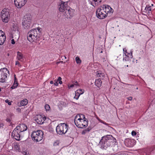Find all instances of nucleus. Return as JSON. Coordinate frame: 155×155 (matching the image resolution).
I'll list each match as a JSON object with an SVG mask.
<instances>
[{
    "label": "nucleus",
    "mask_w": 155,
    "mask_h": 155,
    "mask_svg": "<svg viewBox=\"0 0 155 155\" xmlns=\"http://www.w3.org/2000/svg\"><path fill=\"white\" fill-rule=\"evenodd\" d=\"M26 155H29V154H26Z\"/></svg>",
    "instance_id": "nucleus-61"
},
{
    "label": "nucleus",
    "mask_w": 155,
    "mask_h": 155,
    "mask_svg": "<svg viewBox=\"0 0 155 155\" xmlns=\"http://www.w3.org/2000/svg\"><path fill=\"white\" fill-rule=\"evenodd\" d=\"M154 19H155V18H154Z\"/></svg>",
    "instance_id": "nucleus-64"
},
{
    "label": "nucleus",
    "mask_w": 155,
    "mask_h": 155,
    "mask_svg": "<svg viewBox=\"0 0 155 155\" xmlns=\"http://www.w3.org/2000/svg\"><path fill=\"white\" fill-rule=\"evenodd\" d=\"M3 126V124L2 123H0V128L2 127Z\"/></svg>",
    "instance_id": "nucleus-43"
},
{
    "label": "nucleus",
    "mask_w": 155,
    "mask_h": 155,
    "mask_svg": "<svg viewBox=\"0 0 155 155\" xmlns=\"http://www.w3.org/2000/svg\"><path fill=\"white\" fill-rule=\"evenodd\" d=\"M12 136L17 140H19L20 138V135L19 133H16L15 134H12Z\"/></svg>",
    "instance_id": "nucleus-21"
},
{
    "label": "nucleus",
    "mask_w": 155,
    "mask_h": 155,
    "mask_svg": "<svg viewBox=\"0 0 155 155\" xmlns=\"http://www.w3.org/2000/svg\"><path fill=\"white\" fill-rule=\"evenodd\" d=\"M89 130H90L88 129V128H87V129H85V130L83 131L82 132V134H84L86 133V132L87 131H89Z\"/></svg>",
    "instance_id": "nucleus-32"
},
{
    "label": "nucleus",
    "mask_w": 155,
    "mask_h": 155,
    "mask_svg": "<svg viewBox=\"0 0 155 155\" xmlns=\"http://www.w3.org/2000/svg\"><path fill=\"white\" fill-rule=\"evenodd\" d=\"M96 73V76L97 77H103L104 75V74L98 73V71H97Z\"/></svg>",
    "instance_id": "nucleus-28"
},
{
    "label": "nucleus",
    "mask_w": 155,
    "mask_h": 155,
    "mask_svg": "<svg viewBox=\"0 0 155 155\" xmlns=\"http://www.w3.org/2000/svg\"><path fill=\"white\" fill-rule=\"evenodd\" d=\"M7 73H9V71L6 68L0 69V82L2 83L5 82L7 77Z\"/></svg>",
    "instance_id": "nucleus-6"
},
{
    "label": "nucleus",
    "mask_w": 155,
    "mask_h": 155,
    "mask_svg": "<svg viewBox=\"0 0 155 155\" xmlns=\"http://www.w3.org/2000/svg\"><path fill=\"white\" fill-rule=\"evenodd\" d=\"M101 53H102V51H101Z\"/></svg>",
    "instance_id": "nucleus-62"
},
{
    "label": "nucleus",
    "mask_w": 155,
    "mask_h": 155,
    "mask_svg": "<svg viewBox=\"0 0 155 155\" xmlns=\"http://www.w3.org/2000/svg\"><path fill=\"white\" fill-rule=\"evenodd\" d=\"M19 128L18 126H17L16 128L13 130L12 133V134H15L16 133H19V132L20 131Z\"/></svg>",
    "instance_id": "nucleus-22"
},
{
    "label": "nucleus",
    "mask_w": 155,
    "mask_h": 155,
    "mask_svg": "<svg viewBox=\"0 0 155 155\" xmlns=\"http://www.w3.org/2000/svg\"><path fill=\"white\" fill-rule=\"evenodd\" d=\"M17 58L18 59V60L22 61L23 60V55L22 53L20 52L19 51H18L17 52Z\"/></svg>",
    "instance_id": "nucleus-18"
},
{
    "label": "nucleus",
    "mask_w": 155,
    "mask_h": 155,
    "mask_svg": "<svg viewBox=\"0 0 155 155\" xmlns=\"http://www.w3.org/2000/svg\"><path fill=\"white\" fill-rule=\"evenodd\" d=\"M151 6H153V4H152L151 5Z\"/></svg>",
    "instance_id": "nucleus-58"
},
{
    "label": "nucleus",
    "mask_w": 155,
    "mask_h": 155,
    "mask_svg": "<svg viewBox=\"0 0 155 155\" xmlns=\"http://www.w3.org/2000/svg\"><path fill=\"white\" fill-rule=\"evenodd\" d=\"M6 121L7 122H10V121H11V120H10V119L9 118H7L6 119Z\"/></svg>",
    "instance_id": "nucleus-45"
},
{
    "label": "nucleus",
    "mask_w": 155,
    "mask_h": 155,
    "mask_svg": "<svg viewBox=\"0 0 155 155\" xmlns=\"http://www.w3.org/2000/svg\"><path fill=\"white\" fill-rule=\"evenodd\" d=\"M137 134V133L135 131H132L131 132V134L133 136H134Z\"/></svg>",
    "instance_id": "nucleus-35"
},
{
    "label": "nucleus",
    "mask_w": 155,
    "mask_h": 155,
    "mask_svg": "<svg viewBox=\"0 0 155 155\" xmlns=\"http://www.w3.org/2000/svg\"><path fill=\"white\" fill-rule=\"evenodd\" d=\"M96 15L97 17L100 19H104L107 16V14L104 12L103 7H101L97 9Z\"/></svg>",
    "instance_id": "nucleus-8"
},
{
    "label": "nucleus",
    "mask_w": 155,
    "mask_h": 155,
    "mask_svg": "<svg viewBox=\"0 0 155 155\" xmlns=\"http://www.w3.org/2000/svg\"><path fill=\"white\" fill-rule=\"evenodd\" d=\"M5 102L7 103H8V105H10L11 104V102H9V100L7 99L5 100Z\"/></svg>",
    "instance_id": "nucleus-36"
},
{
    "label": "nucleus",
    "mask_w": 155,
    "mask_h": 155,
    "mask_svg": "<svg viewBox=\"0 0 155 155\" xmlns=\"http://www.w3.org/2000/svg\"><path fill=\"white\" fill-rule=\"evenodd\" d=\"M125 56L127 57L124 58L123 60V61H128L130 60V58H132L133 57L132 51H130V55L125 54Z\"/></svg>",
    "instance_id": "nucleus-17"
},
{
    "label": "nucleus",
    "mask_w": 155,
    "mask_h": 155,
    "mask_svg": "<svg viewBox=\"0 0 155 155\" xmlns=\"http://www.w3.org/2000/svg\"><path fill=\"white\" fill-rule=\"evenodd\" d=\"M128 100L129 101H131L132 99V97H130L127 98Z\"/></svg>",
    "instance_id": "nucleus-44"
},
{
    "label": "nucleus",
    "mask_w": 155,
    "mask_h": 155,
    "mask_svg": "<svg viewBox=\"0 0 155 155\" xmlns=\"http://www.w3.org/2000/svg\"><path fill=\"white\" fill-rule=\"evenodd\" d=\"M128 65H127V67H128Z\"/></svg>",
    "instance_id": "nucleus-63"
},
{
    "label": "nucleus",
    "mask_w": 155,
    "mask_h": 155,
    "mask_svg": "<svg viewBox=\"0 0 155 155\" xmlns=\"http://www.w3.org/2000/svg\"><path fill=\"white\" fill-rule=\"evenodd\" d=\"M22 153L24 155H26V154H27V152H23Z\"/></svg>",
    "instance_id": "nucleus-47"
},
{
    "label": "nucleus",
    "mask_w": 155,
    "mask_h": 155,
    "mask_svg": "<svg viewBox=\"0 0 155 155\" xmlns=\"http://www.w3.org/2000/svg\"><path fill=\"white\" fill-rule=\"evenodd\" d=\"M28 103V100L26 99H25L21 101V104L22 106L26 105Z\"/></svg>",
    "instance_id": "nucleus-24"
},
{
    "label": "nucleus",
    "mask_w": 155,
    "mask_h": 155,
    "mask_svg": "<svg viewBox=\"0 0 155 155\" xmlns=\"http://www.w3.org/2000/svg\"><path fill=\"white\" fill-rule=\"evenodd\" d=\"M1 91V88H0V92Z\"/></svg>",
    "instance_id": "nucleus-59"
},
{
    "label": "nucleus",
    "mask_w": 155,
    "mask_h": 155,
    "mask_svg": "<svg viewBox=\"0 0 155 155\" xmlns=\"http://www.w3.org/2000/svg\"><path fill=\"white\" fill-rule=\"evenodd\" d=\"M78 116V117L77 118V120H78V118H79V117H80V116H79H79Z\"/></svg>",
    "instance_id": "nucleus-54"
},
{
    "label": "nucleus",
    "mask_w": 155,
    "mask_h": 155,
    "mask_svg": "<svg viewBox=\"0 0 155 155\" xmlns=\"http://www.w3.org/2000/svg\"><path fill=\"white\" fill-rule=\"evenodd\" d=\"M73 84H74V85H78V84H76L75 83H74Z\"/></svg>",
    "instance_id": "nucleus-53"
},
{
    "label": "nucleus",
    "mask_w": 155,
    "mask_h": 155,
    "mask_svg": "<svg viewBox=\"0 0 155 155\" xmlns=\"http://www.w3.org/2000/svg\"><path fill=\"white\" fill-rule=\"evenodd\" d=\"M61 80V77H59L58 78L57 80V81H60Z\"/></svg>",
    "instance_id": "nucleus-41"
},
{
    "label": "nucleus",
    "mask_w": 155,
    "mask_h": 155,
    "mask_svg": "<svg viewBox=\"0 0 155 155\" xmlns=\"http://www.w3.org/2000/svg\"><path fill=\"white\" fill-rule=\"evenodd\" d=\"M68 125L64 123H61L57 126L56 131L57 133L59 134H65L68 130Z\"/></svg>",
    "instance_id": "nucleus-4"
},
{
    "label": "nucleus",
    "mask_w": 155,
    "mask_h": 155,
    "mask_svg": "<svg viewBox=\"0 0 155 155\" xmlns=\"http://www.w3.org/2000/svg\"><path fill=\"white\" fill-rule=\"evenodd\" d=\"M18 109V110H19H19H20V109Z\"/></svg>",
    "instance_id": "nucleus-60"
},
{
    "label": "nucleus",
    "mask_w": 155,
    "mask_h": 155,
    "mask_svg": "<svg viewBox=\"0 0 155 155\" xmlns=\"http://www.w3.org/2000/svg\"><path fill=\"white\" fill-rule=\"evenodd\" d=\"M64 13V15L65 18H71L73 16L74 12L73 10L71 9H70L69 7L66 8Z\"/></svg>",
    "instance_id": "nucleus-10"
},
{
    "label": "nucleus",
    "mask_w": 155,
    "mask_h": 155,
    "mask_svg": "<svg viewBox=\"0 0 155 155\" xmlns=\"http://www.w3.org/2000/svg\"><path fill=\"white\" fill-rule=\"evenodd\" d=\"M27 0H14L15 6L18 8L22 7L26 3Z\"/></svg>",
    "instance_id": "nucleus-11"
},
{
    "label": "nucleus",
    "mask_w": 155,
    "mask_h": 155,
    "mask_svg": "<svg viewBox=\"0 0 155 155\" xmlns=\"http://www.w3.org/2000/svg\"><path fill=\"white\" fill-rule=\"evenodd\" d=\"M75 83H76L77 84L78 83V82L77 81H76L75 82Z\"/></svg>",
    "instance_id": "nucleus-57"
},
{
    "label": "nucleus",
    "mask_w": 155,
    "mask_h": 155,
    "mask_svg": "<svg viewBox=\"0 0 155 155\" xmlns=\"http://www.w3.org/2000/svg\"><path fill=\"white\" fill-rule=\"evenodd\" d=\"M116 139L110 135H107L102 137L99 143L101 146V147L104 149L108 148L113 140H115Z\"/></svg>",
    "instance_id": "nucleus-1"
},
{
    "label": "nucleus",
    "mask_w": 155,
    "mask_h": 155,
    "mask_svg": "<svg viewBox=\"0 0 155 155\" xmlns=\"http://www.w3.org/2000/svg\"><path fill=\"white\" fill-rule=\"evenodd\" d=\"M58 83L57 82V81H56V82H55L54 83V85L55 86H58Z\"/></svg>",
    "instance_id": "nucleus-42"
},
{
    "label": "nucleus",
    "mask_w": 155,
    "mask_h": 155,
    "mask_svg": "<svg viewBox=\"0 0 155 155\" xmlns=\"http://www.w3.org/2000/svg\"><path fill=\"white\" fill-rule=\"evenodd\" d=\"M2 35H3L4 36H5V34L2 31H0V36H1Z\"/></svg>",
    "instance_id": "nucleus-38"
},
{
    "label": "nucleus",
    "mask_w": 155,
    "mask_h": 155,
    "mask_svg": "<svg viewBox=\"0 0 155 155\" xmlns=\"http://www.w3.org/2000/svg\"><path fill=\"white\" fill-rule=\"evenodd\" d=\"M45 119L46 118L45 117H42L41 115H38L37 116L35 121L38 124H41L43 123Z\"/></svg>",
    "instance_id": "nucleus-12"
},
{
    "label": "nucleus",
    "mask_w": 155,
    "mask_h": 155,
    "mask_svg": "<svg viewBox=\"0 0 155 155\" xmlns=\"http://www.w3.org/2000/svg\"><path fill=\"white\" fill-rule=\"evenodd\" d=\"M31 16L30 14L25 15L22 20V24L24 28H28L30 26L31 23Z\"/></svg>",
    "instance_id": "nucleus-3"
},
{
    "label": "nucleus",
    "mask_w": 155,
    "mask_h": 155,
    "mask_svg": "<svg viewBox=\"0 0 155 155\" xmlns=\"http://www.w3.org/2000/svg\"><path fill=\"white\" fill-rule=\"evenodd\" d=\"M59 142L58 141H57L54 143V146H57L59 144Z\"/></svg>",
    "instance_id": "nucleus-33"
},
{
    "label": "nucleus",
    "mask_w": 155,
    "mask_h": 155,
    "mask_svg": "<svg viewBox=\"0 0 155 155\" xmlns=\"http://www.w3.org/2000/svg\"><path fill=\"white\" fill-rule=\"evenodd\" d=\"M10 14L8 10L4 9L1 12V17L3 22L7 23L9 21Z\"/></svg>",
    "instance_id": "nucleus-7"
},
{
    "label": "nucleus",
    "mask_w": 155,
    "mask_h": 155,
    "mask_svg": "<svg viewBox=\"0 0 155 155\" xmlns=\"http://www.w3.org/2000/svg\"><path fill=\"white\" fill-rule=\"evenodd\" d=\"M101 7H103L104 10V12L106 13L107 14V15L108 13L111 12L112 8L108 5H103Z\"/></svg>",
    "instance_id": "nucleus-14"
},
{
    "label": "nucleus",
    "mask_w": 155,
    "mask_h": 155,
    "mask_svg": "<svg viewBox=\"0 0 155 155\" xmlns=\"http://www.w3.org/2000/svg\"><path fill=\"white\" fill-rule=\"evenodd\" d=\"M102 82L100 79H98L96 80L95 84L98 87H99L101 86Z\"/></svg>",
    "instance_id": "nucleus-19"
},
{
    "label": "nucleus",
    "mask_w": 155,
    "mask_h": 155,
    "mask_svg": "<svg viewBox=\"0 0 155 155\" xmlns=\"http://www.w3.org/2000/svg\"><path fill=\"white\" fill-rule=\"evenodd\" d=\"M43 133L41 130H38L36 131H34L31 135L32 140L36 142L41 141L43 138Z\"/></svg>",
    "instance_id": "nucleus-5"
},
{
    "label": "nucleus",
    "mask_w": 155,
    "mask_h": 155,
    "mask_svg": "<svg viewBox=\"0 0 155 155\" xmlns=\"http://www.w3.org/2000/svg\"><path fill=\"white\" fill-rule=\"evenodd\" d=\"M18 85V83L17 81H14L13 85L11 87V88L12 89H15L16 88Z\"/></svg>",
    "instance_id": "nucleus-26"
},
{
    "label": "nucleus",
    "mask_w": 155,
    "mask_h": 155,
    "mask_svg": "<svg viewBox=\"0 0 155 155\" xmlns=\"http://www.w3.org/2000/svg\"><path fill=\"white\" fill-rule=\"evenodd\" d=\"M69 7L67 5V2L61 1L59 3L58 8L60 12H64L66 10V8Z\"/></svg>",
    "instance_id": "nucleus-9"
},
{
    "label": "nucleus",
    "mask_w": 155,
    "mask_h": 155,
    "mask_svg": "<svg viewBox=\"0 0 155 155\" xmlns=\"http://www.w3.org/2000/svg\"><path fill=\"white\" fill-rule=\"evenodd\" d=\"M151 7V6H150L149 7H146L145 8V10H146V11L148 10V11H150L151 9L150 8V7Z\"/></svg>",
    "instance_id": "nucleus-34"
},
{
    "label": "nucleus",
    "mask_w": 155,
    "mask_h": 155,
    "mask_svg": "<svg viewBox=\"0 0 155 155\" xmlns=\"http://www.w3.org/2000/svg\"><path fill=\"white\" fill-rule=\"evenodd\" d=\"M15 41L14 40V39H12V40H11V43L12 44H15Z\"/></svg>",
    "instance_id": "nucleus-40"
},
{
    "label": "nucleus",
    "mask_w": 155,
    "mask_h": 155,
    "mask_svg": "<svg viewBox=\"0 0 155 155\" xmlns=\"http://www.w3.org/2000/svg\"><path fill=\"white\" fill-rule=\"evenodd\" d=\"M45 108L46 110H48L50 109V107L49 105L46 104L45 106Z\"/></svg>",
    "instance_id": "nucleus-30"
},
{
    "label": "nucleus",
    "mask_w": 155,
    "mask_h": 155,
    "mask_svg": "<svg viewBox=\"0 0 155 155\" xmlns=\"http://www.w3.org/2000/svg\"><path fill=\"white\" fill-rule=\"evenodd\" d=\"M59 83L60 84H61L62 83V81L61 80L60 81H59Z\"/></svg>",
    "instance_id": "nucleus-50"
},
{
    "label": "nucleus",
    "mask_w": 155,
    "mask_h": 155,
    "mask_svg": "<svg viewBox=\"0 0 155 155\" xmlns=\"http://www.w3.org/2000/svg\"><path fill=\"white\" fill-rule=\"evenodd\" d=\"M91 2V4L94 7H95L98 4V2H93V0L90 1Z\"/></svg>",
    "instance_id": "nucleus-27"
},
{
    "label": "nucleus",
    "mask_w": 155,
    "mask_h": 155,
    "mask_svg": "<svg viewBox=\"0 0 155 155\" xmlns=\"http://www.w3.org/2000/svg\"><path fill=\"white\" fill-rule=\"evenodd\" d=\"M14 81H17V79L16 78V75L15 74L14 75Z\"/></svg>",
    "instance_id": "nucleus-46"
},
{
    "label": "nucleus",
    "mask_w": 155,
    "mask_h": 155,
    "mask_svg": "<svg viewBox=\"0 0 155 155\" xmlns=\"http://www.w3.org/2000/svg\"><path fill=\"white\" fill-rule=\"evenodd\" d=\"M123 51H124V54H128V55H130V53H128L127 52V50L126 48H124L123 49Z\"/></svg>",
    "instance_id": "nucleus-31"
},
{
    "label": "nucleus",
    "mask_w": 155,
    "mask_h": 155,
    "mask_svg": "<svg viewBox=\"0 0 155 155\" xmlns=\"http://www.w3.org/2000/svg\"><path fill=\"white\" fill-rule=\"evenodd\" d=\"M75 60L77 64H80L81 63V61L79 57H76Z\"/></svg>",
    "instance_id": "nucleus-29"
},
{
    "label": "nucleus",
    "mask_w": 155,
    "mask_h": 155,
    "mask_svg": "<svg viewBox=\"0 0 155 155\" xmlns=\"http://www.w3.org/2000/svg\"><path fill=\"white\" fill-rule=\"evenodd\" d=\"M78 121H83V119H81V117H79V118H78Z\"/></svg>",
    "instance_id": "nucleus-39"
},
{
    "label": "nucleus",
    "mask_w": 155,
    "mask_h": 155,
    "mask_svg": "<svg viewBox=\"0 0 155 155\" xmlns=\"http://www.w3.org/2000/svg\"><path fill=\"white\" fill-rule=\"evenodd\" d=\"M41 28L33 29L30 30L27 34V38L31 42H33L37 39L40 36Z\"/></svg>",
    "instance_id": "nucleus-2"
},
{
    "label": "nucleus",
    "mask_w": 155,
    "mask_h": 155,
    "mask_svg": "<svg viewBox=\"0 0 155 155\" xmlns=\"http://www.w3.org/2000/svg\"><path fill=\"white\" fill-rule=\"evenodd\" d=\"M83 122V125L81 126H82V128L86 127L88 124V121L86 120H83L82 122Z\"/></svg>",
    "instance_id": "nucleus-25"
},
{
    "label": "nucleus",
    "mask_w": 155,
    "mask_h": 155,
    "mask_svg": "<svg viewBox=\"0 0 155 155\" xmlns=\"http://www.w3.org/2000/svg\"><path fill=\"white\" fill-rule=\"evenodd\" d=\"M63 63V61H59V62H57V64H59L60 63Z\"/></svg>",
    "instance_id": "nucleus-48"
},
{
    "label": "nucleus",
    "mask_w": 155,
    "mask_h": 155,
    "mask_svg": "<svg viewBox=\"0 0 155 155\" xmlns=\"http://www.w3.org/2000/svg\"><path fill=\"white\" fill-rule=\"evenodd\" d=\"M7 55V56H8L9 55V53H8Z\"/></svg>",
    "instance_id": "nucleus-55"
},
{
    "label": "nucleus",
    "mask_w": 155,
    "mask_h": 155,
    "mask_svg": "<svg viewBox=\"0 0 155 155\" xmlns=\"http://www.w3.org/2000/svg\"><path fill=\"white\" fill-rule=\"evenodd\" d=\"M2 35L0 36V45L3 44L6 39L5 36H4L3 35Z\"/></svg>",
    "instance_id": "nucleus-20"
},
{
    "label": "nucleus",
    "mask_w": 155,
    "mask_h": 155,
    "mask_svg": "<svg viewBox=\"0 0 155 155\" xmlns=\"http://www.w3.org/2000/svg\"><path fill=\"white\" fill-rule=\"evenodd\" d=\"M119 155H126V154H123V153H120L119 154Z\"/></svg>",
    "instance_id": "nucleus-51"
},
{
    "label": "nucleus",
    "mask_w": 155,
    "mask_h": 155,
    "mask_svg": "<svg viewBox=\"0 0 155 155\" xmlns=\"http://www.w3.org/2000/svg\"><path fill=\"white\" fill-rule=\"evenodd\" d=\"M83 116L84 117V118H85V116L84 115H83Z\"/></svg>",
    "instance_id": "nucleus-56"
},
{
    "label": "nucleus",
    "mask_w": 155,
    "mask_h": 155,
    "mask_svg": "<svg viewBox=\"0 0 155 155\" xmlns=\"http://www.w3.org/2000/svg\"><path fill=\"white\" fill-rule=\"evenodd\" d=\"M15 65H18L19 67L21 66V65H20L19 62H18V61H16Z\"/></svg>",
    "instance_id": "nucleus-37"
},
{
    "label": "nucleus",
    "mask_w": 155,
    "mask_h": 155,
    "mask_svg": "<svg viewBox=\"0 0 155 155\" xmlns=\"http://www.w3.org/2000/svg\"><path fill=\"white\" fill-rule=\"evenodd\" d=\"M19 126V128L20 132H22L26 130L27 129V126L25 124H20Z\"/></svg>",
    "instance_id": "nucleus-16"
},
{
    "label": "nucleus",
    "mask_w": 155,
    "mask_h": 155,
    "mask_svg": "<svg viewBox=\"0 0 155 155\" xmlns=\"http://www.w3.org/2000/svg\"><path fill=\"white\" fill-rule=\"evenodd\" d=\"M78 115H77L74 119V123L76 126L79 128H82V126L81 125H83V123L82 121H77V119L78 117Z\"/></svg>",
    "instance_id": "nucleus-15"
},
{
    "label": "nucleus",
    "mask_w": 155,
    "mask_h": 155,
    "mask_svg": "<svg viewBox=\"0 0 155 155\" xmlns=\"http://www.w3.org/2000/svg\"><path fill=\"white\" fill-rule=\"evenodd\" d=\"M108 148L114 151H115L117 150L118 149V146L117 144H116V140H113L111 144V146H110V147H109Z\"/></svg>",
    "instance_id": "nucleus-13"
},
{
    "label": "nucleus",
    "mask_w": 155,
    "mask_h": 155,
    "mask_svg": "<svg viewBox=\"0 0 155 155\" xmlns=\"http://www.w3.org/2000/svg\"><path fill=\"white\" fill-rule=\"evenodd\" d=\"M74 84H72L70 86V87H74Z\"/></svg>",
    "instance_id": "nucleus-49"
},
{
    "label": "nucleus",
    "mask_w": 155,
    "mask_h": 155,
    "mask_svg": "<svg viewBox=\"0 0 155 155\" xmlns=\"http://www.w3.org/2000/svg\"><path fill=\"white\" fill-rule=\"evenodd\" d=\"M50 84H52L53 83V81H51L50 82Z\"/></svg>",
    "instance_id": "nucleus-52"
},
{
    "label": "nucleus",
    "mask_w": 155,
    "mask_h": 155,
    "mask_svg": "<svg viewBox=\"0 0 155 155\" xmlns=\"http://www.w3.org/2000/svg\"><path fill=\"white\" fill-rule=\"evenodd\" d=\"M77 93H78L79 94L78 95L77 97V96L76 95L74 97V98L76 99H78V97L80 94H82L83 93V91L81 89L79 90H77Z\"/></svg>",
    "instance_id": "nucleus-23"
}]
</instances>
